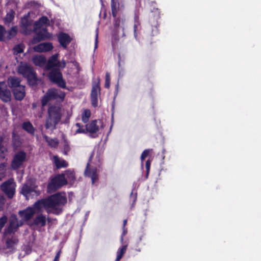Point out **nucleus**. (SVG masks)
I'll list each match as a JSON object with an SVG mask.
<instances>
[{"label":"nucleus","mask_w":261,"mask_h":261,"mask_svg":"<svg viewBox=\"0 0 261 261\" xmlns=\"http://www.w3.org/2000/svg\"><path fill=\"white\" fill-rule=\"evenodd\" d=\"M62 118L61 109L59 107L51 105L47 109V114L45 119V127L54 130L57 128V125Z\"/></svg>","instance_id":"f257e3e1"},{"label":"nucleus","mask_w":261,"mask_h":261,"mask_svg":"<svg viewBox=\"0 0 261 261\" xmlns=\"http://www.w3.org/2000/svg\"><path fill=\"white\" fill-rule=\"evenodd\" d=\"M47 209L53 210V214L58 215L63 212V206L67 203L65 196L60 193H57L50 195L46 198Z\"/></svg>","instance_id":"f03ea898"},{"label":"nucleus","mask_w":261,"mask_h":261,"mask_svg":"<svg viewBox=\"0 0 261 261\" xmlns=\"http://www.w3.org/2000/svg\"><path fill=\"white\" fill-rule=\"evenodd\" d=\"M21 80L17 77L11 76L8 79V84L14 98L21 101L25 96V86L20 84Z\"/></svg>","instance_id":"7ed1b4c3"},{"label":"nucleus","mask_w":261,"mask_h":261,"mask_svg":"<svg viewBox=\"0 0 261 261\" xmlns=\"http://www.w3.org/2000/svg\"><path fill=\"white\" fill-rule=\"evenodd\" d=\"M19 74L27 79L29 85L34 86L38 84V79L33 68L28 64H21L18 68Z\"/></svg>","instance_id":"20e7f679"},{"label":"nucleus","mask_w":261,"mask_h":261,"mask_svg":"<svg viewBox=\"0 0 261 261\" xmlns=\"http://www.w3.org/2000/svg\"><path fill=\"white\" fill-rule=\"evenodd\" d=\"M97 120H93L89 123H87L85 125V128L84 126L80 123H76L75 126L78 127L76 129V134H84L89 133V136L92 138L97 137V133L99 131V126L97 124Z\"/></svg>","instance_id":"39448f33"},{"label":"nucleus","mask_w":261,"mask_h":261,"mask_svg":"<svg viewBox=\"0 0 261 261\" xmlns=\"http://www.w3.org/2000/svg\"><path fill=\"white\" fill-rule=\"evenodd\" d=\"M67 184L68 181L64 174H58L50 179L47 185V190L49 192H55Z\"/></svg>","instance_id":"423d86ee"},{"label":"nucleus","mask_w":261,"mask_h":261,"mask_svg":"<svg viewBox=\"0 0 261 261\" xmlns=\"http://www.w3.org/2000/svg\"><path fill=\"white\" fill-rule=\"evenodd\" d=\"M16 187L14 179L9 178L2 184L1 190L9 199H12L15 195Z\"/></svg>","instance_id":"0eeeda50"},{"label":"nucleus","mask_w":261,"mask_h":261,"mask_svg":"<svg viewBox=\"0 0 261 261\" xmlns=\"http://www.w3.org/2000/svg\"><path fill=\"white\" fill-rule=\"evenodd\" d=\"M48 76L51 82L56 84L59 87L66 88V82L63 80L62 74L59 69L54 68L51 70Z\"/></svg>","instance_id":"6e6552de"},{"label":"nucleus","mask_w":261,"mask_h":261,"mask_svg":"<svg viewBox=\"0 0 261 261\" xmlns=\"http://www.w3.org/2000/svg\"><path fill=\"white\" fill-rule=\"evenodd\" d=\"M23 225L22 220H18V219L15 214H12L9 218V225L6 229L8 234H14L17 231L19 227Z\"/></svg>","instance_id":"1a4fd4ad"},{"label":"nucleus","mask_w":261,"mask_h":261,"mask_svg":"<svg viewBox=\"0 0 261 261\" xmlns=\"http://www.w3.org/2000/svg\"><path fill=\"white\" fill-rule=\"evenodd\" d=\"M100 78L98 77L97 81L92 82V90L90 94V99L92 105L94 107L98 106V96L100 95Z\"/></svg>","instance_id":"9d476101"},{"label":"nucleus","mask_w":261,"mask_h":261,"mask_svg":"<svg viewBox=\"0 0 261 261\" xmlns=\"http://www.w3.org/2000/svg\"><path fill=\"white\" fill-rule=\"evenodd\" d=\"M27 158V154L23 151L17 152L13 156L11 167L14 170L18 169L23 164Z\"/></svg>","instance_id":"9b49d317"},{"label":"nucleus","mask_w":261,"mask_h":261,"mask_svg":"<svg viewBox=\"0 0 261 261\" xmlns=\"http://www.w3.org/2000/svg\"><path fill=\"white\" fill-rule=\"evenodd\" d=\"M160 18V13L158 9H156L149 16V22L151 27V34L153 36L156 35L159 33L158 27L159 26V24L158 20Z\"/></svg>","instance_id":"f8f14e48"},{"label":"nucleus","mask_w":261,"mask_h":261,"mask_svg":"<svg viewBox=\"0 0 261 261\" xmlns=\"http://www.w3.org/2000/svg\"><path fill=\"white\" fill-rule=\"evenodd\" d=\"M0 99L5 102L11 99V93L4 82H0Z\"/></svg>","instance_id":"ddd939ff"},{"label":"nucleus","mask_w":261,"mask_h":261,"mask_svg":"<svg viewBox=\"0 0 261 261\" xmlns=\"http://www.w3.org/2000/svg\"><path fill=\"white\" fill-rule=\"evenodd\" d=\"M36 213V212L33 208L31 207V206H28L23 210L19 211L18 212V215L21 218V220H22L24 222L31 220Z\"/></svg>","instance_id":"4468645a"},{"label":"nucleus","mask_w":261,"mask_h":261,"mask_svg":"<svg viewBox=\"0 0 261 261\" xmlns=\"http://www.w3.org/2000/svg\"><path fill=\"white\" fill-rule=\"evenodd\" d=\"M57 38L60 45L64 48L66 49L68 45L71 42L72 39L69 34L64 32H60L58 35Z\"/></svg>","instance_id":"2eb2a0df"},{"label":"nucleus","mask_w":261,"mask_h":261,"mask_svg":"<svg viewBox=\"0 0 261 261\" xmlns=\"http://www.w3.org/2000/svg\"><path fill=\"white\" fill-rule=\"evenodd\" d=\"M90 164L88 163L85 170V174L86 176L91 178L92 183L94 184L98 179L97 170L96 168H89Z\"/></svg>","instance_id":"dca6fc26"},{"label":"nucleus","mask_w":261,"mask_h":261,"mask_svg":"<svg viewBox=\"0 0 261 261\" xmlns=\"http://www.w3.org/2000/svg\"><path fill=\"white\" fill-rule=\"evenodd\" d=\"M51 100L60 99L62 101L64 100L65 97V93L60 90L51 88L47 91Z\"/></svg>","instance_id":"f3484780"},{"label":"nucleus","mask_w":261,"mask_h":261,"mask_svg":"<svg viewBox=\"0 0 261 261\" xmlns=\"http://www.w3.org/2000/svg\"><path fill=\"white\" fill-rule=\"evenodd\" d=\"M50 34L48 32L46 28H43L42 30L36 32L33 38V41L35 43L39 42L49 38Z\"/></svg>","instance_id":"a211bd4d"},{"label":"nucleus","mask_w":261,"mask_h":261,"mask_svg":"<svg viewBox=\"0 0 261 261\" xmlns=\"http://www.w3.org/2000/svg\"><path fill=\"white\" fill-rule=\"evenodd\" d=\"M37 186L32 184L25 183L21 187L20 193L28 199L30 194L36 192Z\"/></svg>","instance_id":"6ab92c4d"},{"label":"nucleus","mask_w":261,"mask_h":261,"mask_svg":"<svg viewBox=\"0 0 261 261\" xmlns=\"http://www.w3.org/2000/svg\"><path fill=\"white\" fill-rule=\"evenodd\" d=\"M123 7V4L119 0H111V8L113 17H116L118 11Z\"/></svg>","instance_id":"aec40b11"},{"label":"nucleus","mask_w":261,"mask_h":261,"mask_svg":"<svg viewBox=\"0 0 261 261\" xmlns=\"http://www.w3.org/2000/svg\"><path fill=\"white\" fill-rule=\"evenodd\" d=\"M31 207L33 208L35 211L37 210L38 212H40L43 207L47 210V206L46 198L37 200Z\"/></svg>","instance_id":"412c9836"},{"label":"nucleus","mask_w":261,"mask_h":261,"mask_svg":"<svg viewBox=\"0 0 261 261\" xmlns=\"http://www.w3.org/2000/svg\"><path fill=\"white\" fill-rule=\"evenodd\" d=\"M44 25H45L46 27L50 25L49 20L45 16L41 17L38 20L35 22V29H39Z\"/></svg>","instance_id":"4be33fe9"},{"label":"nucleus","mask_w":261,"mask_h":261,"mask_svg":"<svg viewBox=\"0 0 261 261\" xmlns=\"http://www.w3.org/2000/svg\"><path fill=\"white\" fill-rule=\"evenodd\" d=\"M46 58L42 55H36L32 58V62L36 65L43 67L46 63Z\"/></svg>","instance_id":"5701e85b"},{"label":"nucleus","mask_w":261,"mask_h":261,"mask_svg":"<svg viewBox=\"0 0 261 261\" xmlns=\"http://www.w3.org/2000/svg\"><path fill=\"white\" fill-rule=\"evenodd\" d=\"M21 27L25 31L29 30L28 28L32 24V20L29 19V14L21 19Z\"/></svg>","instance_id":"b1692460"},{"label":"nucleus","mask_w":261,"mask_h":261,"mask_svg":"<svg viewBox=\"0 0 261 261\" xmlns=\"http://www.w3.org/2000/svg\"><path fill=\"white\" fill-rule=\"evenodd\" d=\"M65 177L67 180L68 182L71 185L73 184L75 180V174L74 171L71 170L70 169L66 170L64 172Z\"/></svg>","instance_id":"393cba45"},{"label":"nucleus","mask_w":261,"mask_h":261,"mask_svg":"<svg viewBox=\"0 0 261 261\" xmlns=\"http://www.w3.org/2000/svg\"><path fill=\"white\" fill-rule=\"evenodd\" d=\"M141 30V25L139 20V17L136 16L134 18V34L135 38H137L138 35L140 34Z\"/></svg>","instance_id":"a878e982"},{"label":"nucleus","mask_w":261,"mask_h":261,"mask_svg":"<svg viewBox=\"0 0 261 261\" xmlns=\"http://www.w3.org/2000/svg\"><path fill=\"white\" fill-rule=\"evenodd\" d=\"M46 221L45 216L41 214L35 217L33 223L36 225H40L41 226H44L46 225Z\"/></svg>","instance_id":"bb28decb"},{"label":"nucleus","mask_w":261,"mask_h":261,"mask_svg":"<svg viewBox=\"0 0 261 261\" xmlns=\"http://www.w3.org/2000/svg\"><path fill=\"white\" fill-rule=\"evenodd\" d=\"M22 128L31 135H34L35 133V129L30 121L24 122L22 124Z\"/></svg>","instance_id":"cd10ccee"},{"label":"nucleus","mask_w":261,"mask_h":261,"mask_svg":"<svg viewBox=\"0 0 261 261\" xmlns=\"http://www.w3.org/2000/svg\"><path fill=\"white\" fill-rule=\"evenodd\" d=\"M54 163L57 169L67 167L68 165L67 162L64 160H60L57 156H54Z\"/></svg>","instance_id":"c85d7f7f"},{"label":"nucleus","mask_w":261,"mask_h":261,"mask_svg":"<svg viewBox=\"0 0 261 261\" xmlns=\"http://www.w3.org/2000/svg\"><path fill=\"white\" fill-rule=\"evenodd\" d=\"M58 54H56L51 56L48 59L47 68L50 69L57 66L58 63Z\"/></svg>","instance_id":"c756f323"},{"label":"nucleus","mask_w":261,"mask_h":261,"mask_svg":"<svg viewBox=\"0 0 261 261\" xmlns=\"http://www.w3.org/2000/svg\"><path fill=\"white\" fill-rule=\"evenodd\" d=\"M43 138L50 147L56 148L58 146L59 142L57 139L50 138L46 135H43Z\"/></svg>","instance_id":"7c9ffc66"},{"label":"nucleus","mask_w":261,"mask_h":261,"mask_svg":"<svg viewBox=\"0 0 261 261\" xmlns=\"http://www.w3.org/2000/svg\"><path fill=\"white\" fill-rule=\"evenodd\" d=\"M12 142L13 147L15 148L20 147L22 144L19 136L15 133H12Z\"/></svg>","instance_id":"2f4dec72"},{"label":"nucleus","mask_w":261,"mask_h":261,"mask_svg":"<svg viewBox=\"0 0 261 261\" xmlns=\"http://www.w3.org/2000/svg\"><path fill=\"white\" fill-rule=\"evenodd\" d=\"M18 242V240L16 238L13 237L12 238L7 239L6 242L7 248L12 249L15 245H17Z\"/></svg>","instance_id":"473e14b6"},{"label":"nucleus","mask_w":261,"mask_h":261,"mask_svg":"<svg viewBox=\"0 0 261 261\" xmlns=\"http://www.w3.org/2000/svg\"><path fill=\"white\" fill-rule=\"evenodd\" d=\"M4 139V135H0V158H4L5 152L7 151V148L4 146L3 144Z\"/></svg>","instance_id":"72a5a7b5"},{"label":"nucleus","mask_w":261,"mask_h":261,"mask_svg":"<svg viewBox=\"0 0 261 261\" xmlns=\"http://www.w3.org/2000/svg\"><path fill=\"white\" fill-rule=\"evenodd\" d=\"M91 111L89 109H85L82 113V120L84 123L88 122L91 116Z\"/></svg>","instance_id":"f704fd0d"},{"label":"nucleus","mask_w":261,"mask_h":261,"mask_svg":"<svg viewBox=\"0 0 261 261\" xmlns=\"http://www.w3.org/2000/svg\"><path fill=\"white\" fill-rule=\"evenodd\" d=\"M127 249V246L124 245L121 248H119L117 252V257L115 261H119L125 253Z\"/></svg>","instance_id":"c9c22d12"},{"label":"nucleus","mask_w":261,"mask_h":261,"mask_svg":"<svg viewBox=\"0 0 261 261\" xmlns=\"http://www.w3.org/2000/svg\"><path fill=\"white\" fill-rule=\"evenodd\" d=\"M17 33L16 27H13L8 32L7 39H11L14 37Z\"/></svg>","instance_id":"e433bc0d"},{"label":"nucleus","mask_w":261,"mask_h":261,"mask_svg":"<svg viewBox=\"0 0 261 261\" xmlns=\"http://www.w3.org/2000/svg\"><path fill=\"white\" fill-rule=\"evenodd\" d=\"M114 20V27L116 28H119L121 25H123L125 21V19L124 17H115Z\"/></svg>","instance_id":"4c0bfd02"},{"label":"nucleus","mask_w":261,"mask_h":261,"mask_svg":"<svg viewBox=\"0 0 261 261\" xmlns=\"http://www.w3.org/2000/svg\"><path fill=\"white\" fill-rule=\"evenodd\" d=\"M51 100V99L49 94H48V92L47 91L46 93L43 95V96L42 97V98L41 99L42 106L44 107Z\"/></svg>","instance_id":"58836bf2"},{"label":"nucleus","mask_w":261,"mask_h":261,"mask_svg":"<svg viewBox=\"0 0 261 261\" xmlns=\"http://www.w3.org/2000/svg\"><path fill=\"white\" fill-rule=\"evenodd\" d=\"M24 45L22 44L16 45L14 48V52L16 54H20L23 52Z\"/></svg>","instance_id":"ea45409f"},{"label":"nucleus","mask_w":261,"mask_h":261,"mask_svg":"<svg viewBox=\"0 0 261 261\" xmlns=\"http://www.w3.org/2000/svg\"><path fill=\"white\" fill-rule=\"evenodd\" d=\"M152 151V149H147L144 150L141 155V160L142 164L143 163V162L145 160V159L149 155V154Z\"/></svg>","instance_id":"a19ab883"},{"label":"nucleus","mask_w":261,"mask_h":261,"mask_svg":"<svg viewBox=\"0 0 261 261\" xmlns=\"http://www.w3.org/2000/svg\"><path fill=\"white\" fill-rule=\"evenodd\" d=\"M8 217L6 215H3L0 218V233L2 231V229L4 227L6 223L7 222Z\"/></svg>","instance_id":"79ce46f5"},{"label":"nucleus","mask_w":261,"mask_h":261,"mask_svg":"<svg viewBox=\"0 0 261 261\" xmlns=\"http://www.w3.org/2000/svg\"><path fill=\"white\" fill-rule=\"evenodd\" d=\"M44 52L48 51L53 49V46L51 43H42Z\"/></svg>","instance_id":"37998d69"},{"label":"nucleus","mask_w":261,"mask_h":261,"mask_svg":"<svg viewBox=\"0 0 261 261\" xmlns=\"http://www.w3.org/2000/svg\"><path fill=\"white\" fill-rule=\"evenodd\" d=\"M111 77L110 74L109 72H106L105 77V87L109 89L110 87Z\"/></svg>","instance_id":"c03bdc74"},{"label":"nucleus","mask_w":261,"mask_h":261,"mask_svg":"<svg viewBox=\"0 0 261 261\" xmlns=\"http://www.w3.org/2000/svg\"><path fill=\"white\" fill-rule=\"evenodd\" d=\"M14 18V13H8L5 18V21L7 23H10L13 20Z\"/></svg>","instance_id":"a18cd8bd"},{"label":"nucleus","mask_w":261,"mask_h":261,"mask_svg":"<svg viewBox=\"0 0 261 261\" xmlns=\"http://www.w3.org/2000/svg\"><path fill=\"white\" fill-rule=\"evenodd\" d=\"M6 33V31L5 28L3 25H0V41L5 40L4 35Z\"/></svg>","instance_id":"49530a36"},{"label":"nucleus","mask_w":261,"mask_h":261,"mask_svg":"<svg viewBox=\"0 0 261 261\" xmlns=\"http://www.w3.org/2000/svg\"><path fill=\"white\" fill-rule=\"evenodd\" d=\"M34 50L38 53L44 52L43 44L42 43H40L36 46L34 47Z\"/></svg>","instance_id":"de8ad7c7"},{"label":"nucleus","mask_w":261,"mask_h":261,"mask_svg":"<svg viewBox=\"0 0 261 261\" xmlns=\"http://www.w3.org/2000/svg\"><path fill=\"white\" fill-rule=\"evenodd\" d=\"M151 162V160L149 159L147 160V161L146 162L145 167H146V176L147 177L148 176L149 171H150Z\"/></svg>","instance_id":"09e8293b"},{"label":"nucleus","mask_w":261,"mask_h":261,"mask_svg":"<svg viewBox=\"0 0 261 261\" xmlns=\"http://www.w3.org/2000/svg\"><path fill=\"white\" fill-rule=\"evenodd\" d=\"M70 149V146L66 141L64 142V150L65 152V154H67V152L69 151Z\"/></svg>","instance_id":"8fccbe9b"},{"label":"nucleus","mask_w":261,"mask_h":261,"mask_svg":"<svg viewBox=\"0 0 261 261\" xmlns=\"http://www.w3.org/2000/svg\"><path fill=\"white\" fill-rule=\"evenodd\" d=\"M61 249L59 250L56 253L53 261H59L60 257L61 254Z\"/></svg>","instance_id":"3c124183"},{"label":"nucleus","mask_w":261,"mask_h":261,"mask_svg":"<svg viewBox=\"0 0 261 261\" xmlns=\"http://www.w3.org/2000/svg\"><path fill=\"white\" fill-rule=\"evenodd\" d=\"M123 231L121 236V242H123V237L126 234L127 232V229L125 228H122Z\"/></svg>","instance_id":"603ef678"},{"label":"nucleus","mask_w":261,"mask_h":261,"mask_svg":"<svg viewBox=\"0 0 261 261\" xmlns=\"http://www.w3.org/2000/svg\"><path fill=\"white\" fill-rule=\"evenodd\" d=\"M5 203V199L3 196H0V208L3 207Z\"/></svg>","instance_id":"864d4df0"},{"label":"nucleus","mask_w":261,"mask_h":261,"mask_svg":"<svg viewBox=\"0 0 261 261\" xmlns=\"http://www.w3.org/2000/svg\"><path fill=\"white\" fill-rule=\"evenodd\" d=\"M130 197L133 198V202H135L137 199V193L133 195V192H132V193L130 194Z\"/></svg>","instance_id":"5fc2aeb1"},{"label":"nucleus","mask_w":261,"mask_h":261,"mask_svg":"<svg viewBox=\"0 0 261 261\" xmlns=\"http://www.w3.org/2000/svg\"><path fill=\"white\" fill-rule=\"evenodd\" d=\"M127 219H125V220H123V227L122 228H125V226L127 224Z\"/></svg>","instance_id":"6e6d98bb"},{"label":"nucleus","mask_w":261,"mask_h":261,"mask_svg":"<svg viewBox=\"0 0 261 261\" xmlns=\"http://www.w3.org/2000/svg\"><path fill=\"white\" fill-rule=\"evenodd\" d=\"M143 237H144L143 235H142L140 237V238H139V241L140 242H141L142 240Z\"/></svg>","instance_id":"4d7b16f0"},{"label":"nucleus","mask_w":261,"mask_h":261,"mask_svg":"<svg viewBox=\"0 0 261 261\" xmlns=\"http://www.w3.org/2000/svg\"><path fill=\"white\" fill-rule=\"evenodd\" d=\"M97 46V41L96 42L95 47Z\"/></svg>","instance_id":"13d9d810"}]
</instances>
